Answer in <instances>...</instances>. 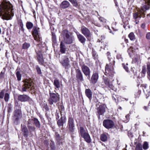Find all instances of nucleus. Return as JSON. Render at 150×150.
I'll use <instances>...</instances> for the list:
<instances>
[{
  "label": "nucleus",
  "mask_w": 150,
  "mask_h": 150,
  "mask_svg": "<svg viewBox=\"0 0 150 150\" xmlns=\"http://www.w3.org/2000/svg\"><path fill=\"white\" fill-rule=\"evenodd\" d=\"M26 26L28 30L32 28L31 34L34 40L38 43L36 45V48L35 49L36 59L40 64L43 65L45 63L43 57L44 49L45 50V52L47 49L45 43L43 42L40 28L38 25L34 26L33 23L30 21H27L26 23Z\"/></svg>",
  "instance_id": "f257e3e1"
},
{
  "label": "nucleus",
  "mask_w": 150,
  "mask_h": 150,
  "mask_svg": "<svg viewBox=\"0 0 150 150\" xmlns=\"http://www.w3.org/2000/svg\"><path fill=\"white\" fill-rule=\"evenodd\" d=\"M145 5L141 7L138 12L133 13L134 18L135 19L136 23L137 24L139 22V20L141 17L144 18L146 15V10L150 8V0H144Z\"/></svg>",
  "instance_id": "f03ea898"
},
{
  "label": "nucleus",
  "mask_w": 150,
  "mask_h": 150,
  "mask_svg": "<svg viewBox=\"0 0 150 150\" xmlns=\"http://www.w3.org/2000/svg\"><path fill=\"white\" fill-rule=\"evenodd\" d=\"M62 35L63 40L62 41L66 44H71L74 41V38L71 33L67 29L64 30L62 31Z\"/></svg>",
  "instance_id": "7ed1b4c3"
},
{
  "label": "nucleus",
  "mask_w": 150,
  "mask_h": 150,
  "mask_svg": "<svg viewBox=\"0 0 150 150\" xmlns=\"http://www.w3.org/2000/svg\"><path fill=\"white\" fill-rule=\"evenodd\" d=\"M113 66L109 65L108 64H106L105 67V74L108 76H110L111 77L114 76V74L115 73L114 71V69Z\"/></svg>",
  "instance_id": "20e7f679"
},
{
  "label": "nucleus",
  "mask_w": 150,
  "mask_h": 150,
  "mask_svg": "<svg viewBox=\"0 0 150 150\" xmlns=\"http://www.w3.org/2000/svg\"><path fill=\"white\" fill-rule=\"evenodd\" d=\"M10 2L6 0H3L0 4V16H2L5 12L8 10L7 5L9 4Z\"/></svg>",
  "instance_id": "39448f33"
},
{
  "label": "nucleus",
  "mask_w": 150,
  "mask_h": 150,
  "mask_svg": "<svg viewBox=\"0 0 150 150\" xmlns=\"http://www.w3.org/2000/svg\"><path fill=\"white\" fill-rule=\"evenodd\" d=\"M60 63L65 69H68L71 66L69 63L70 61L68 56H63L60 61Z\"/></svg>",
  "instance_id": "423d86ee"
},
{
  "label": "nucleus",
  "mask_w": 150,
  "mask_h": 150,
  "mask_svg": "<svg viewBox=\"0 0 150 150\" xmlns=\"http://www.w3.org/2000/svg\"><path fill=\"white\" fill-rule=\"evenodd\" d=\"M80 132L81 137L84 138L87 142L90 143L91 142V139L89 134L86 132L84 128L82 127L80 128Z\"/></svg>",
  "instance_id": "0eeeda50"
},
{
  "label": "nucleus",
  "mask_w": 150,
  "mask_h": 150,
  "mask_svg": "<svg viewBox=\"0 0 150 150\" xmlns=\"http://www.w3.org/2000/svg\"><path fill=\"white\" fill-rule=\"evenodd\" d=\"M98 78V71L94 70L91 77L89 76V77H88L87 79L89 80L91 83L95 84L97 82Z\"/></svg>",
  "instance_id": "6e6552de"
},
{
  "label": "nucleus",
  "mask_w": 150,
  "mask_h": 150,
  "mask_svg": "<svg viewBox=\"0 0 150 150\" xmlns=\"http://www.w3.org/2000/svg\"><path fill=\"white\" fill-rule=\"evenodd\" d=\"M50 98L48 101L50 105H52L53 103H56L59 100V95H56L54 93H50Z\"/></svg>",
  "instance_id": "1a4fd4ad"
},
{
  "label": "nucleus",
  "mask_w": 150,
  "mask_h": 150,
  "mask_svg": "<svg viewBox=\"0 0 150 150\" xmlns=\"http://www.w3.org/2000/svg\"><path fill=\"white\" fill-rule=\"evenodd\" d=\"M76 77V80L79 83L84 81L82 73L79 68L75 69Z\"/></svg>",
  "instance_id": "9d476101"
},
{
  "label": "nucleus",
  "mask_w": 150,
  "mask_h": 150,
  "mask_svg": "<svg viewBox=\"0 0 150 150\" xmlns=\"http://www.w3.org/2000/svg\"><path fill=\"white\" fill-rule=\"evenodd\" d=\"M80 65L84 75L87 77V78L89 77V76H90L91 75V71L90 68L84 64L82 65L80 64Z\"/></svg>",
  "instance_id": "9b49d317"
},
{
  "label": "nucleus",
  "mask_w": 150,
  "mask_h": 150,
  "mask_svg": "<svg viewBox=\"0 0 150 150\" xmlns=\"http://www.w3.org/2000/svg\"><path fill=\"white\" fill-rule=\"evenodd\" d=\"M81 32L87 39L91 37V33L90 31L86 27L84 26H82L81 27Z\"/></svg>",
  "instance_id": "f8f14e48"
},
{
  "label": "nucleus",
  "mask_w": 150,
  "mask_h": 150,
  "mask_svg": "<svg viewBox=\"0 0 150 150\" xmlns=\"http://www.w3.org/2000/svg\"><path fill=\"white\" fill-rule=\"evenodd\" d=\"M104 126L106 128L109 129L112 128L114 126L113 121L110 120H105L103 122Z\"/></svg>",
  "instance_id": "ddd939ff"
},
{
  "label": "nucleus",
  "mask_w": 150,
  "mask_h": 150,
  "mask_svg": "<svg viewBox=\"0 0 150 150\" xmlns=\"http://www.w3.org/2000/svg\"><path fill=\"white\" fill-rule=\"evenodd\" d=\"M106 55L109 62V64L114 66L115 63V57L111 56L110 52H107Z\"/></svg>",
  "instance_id": "4468645a"
},
{
  "label": "nucleus",
  "mask_w": 150,
  "mask_h": 150,
  "mask_svg": "<svg viewBox=\"0 0 150 150\" xmlns=\"http://www.w3.org/2000/svg\"><path fill=\"white\" fill-rule=\"evenodd\" d=\"M68 126L69 127L70 131L71 132H73L74 131L75 127L74 120L71 117H69V118Z\"/></svg>",
  "instance_id": "2eb2a0df"
},
{
  "label": "nucleus",
  "mask_w": 150,
  "mask_h": 150,
  "mask_svg": "<svg viewBox=\"0 0 150 150\" xmlns=\"http://www.w3.org/2000/svg\"><path fill=\"white\" fill-rule=\"evenodd\" d=\"M7 6H8V9L7 10L6 13L7 14H8V16H10L11 17V19L14 15V13L13 11V6L10 3V4L8 5V6L7 5Z\"/></svg>",
  "instance_id": "dca6fc26"
},
{
  "label": "nucleus",
  "mask_w": 150,
  "mask_h": 150,
  "mask_svg": "<svg viewBox=\"0 0 150 150\" xmlns=\"http://www.w3.org/2000/svg\"><path fill=\"white\" fill-rule=\"evenodd\" d=\"M106 108L105 105L102 104L100 105L98 108V113L99 115H102L105 111Z\"/></svg>",
  "instance_id": "f3484780"
},
{
  "label": "nucleus",
  "mask_w": 150,
  "mask_h": 150,
  "mask_svg": "<svg viewBox=\"0 0 150 150\" xmlns=\"http://www.w3.org/2000/svg\"><path fill=\"white\" fill-rule=\"evenodd\" d=\"M70 4L69 2L66 0L64 1L60 4L59 7L62 9H65L69 8Z\"/></svg>",
  "instance_id": "a211bd4d"
},
{
  "label": "nucleus",
  "mask_w": 150,
  "mask_h": 150,
  "mask_svg": "<svg viewBox=\"0 0 150 150\" xmlns=\"http://www.w3.org/2000/svg\"><path fill=\"white\" fill-rule=\"evenodd\" d=\"M30 98L25 95H20L18 96V99L21 102H25L28 100Z\"/></svg>",
  "instance_id": "6ab92c4d"
},
{
  "label": "nucleus",
  "mask_w": 150,
  "mask_h": 150,
  "mask_svg": "<svg viewBox=\"0 0 150 150\" xmlns=\"http://www.w3.org/2000/svg\"><path fill=\"white\" fill-rule=\"evenodd\" d=\"M65 43L63 41L60 42V52L62 54L65 53L66 50V47L65 45Z\"/></svg>",
  "instance_id": "aec40b11"
},
{
  "label": "nucleus",
  "mask_w": 150,
  "mask_h": 150,
  "mask_svg": "<svg viewBox=\"0 0 150 150\" xmlns=\"http://www.w3.org/2000/svg\"><path fill=\"white\" fill-rule=\"evenodd\" d=\"M52 44L53 46L57 45V42L56 39V36L55 33L54 32H52Z\"/></svg>",
  "instance_id": "412c9836"
},
{
  "label": "nucleus",
  "mask_w": 150,
  "mask_h": 150,
  "mask_svg": "<svg viewBox=\"0 0 150 150\" xmlns=\"http://www.w3.org/2000/svg\"><path fill=\"white\" fill-rule=\"evenodd\" d=\"M146 72V69L145 66H143L142 67V70L140 73H139V76L138 78L144 77L145 76Z\"/></svg>",
  "instance_id": "4be33fe9"
},
{
  "label": "nucleus",
  "mask_w": 150,
  "mask_h": 150,
  "mask_svg": "<svg viewBox=\"0 0 150 150\" xmlns=\"http://www.w3.org/2000/svg\"><path fill=\"white\" fill-rule=\"evenodd\" d=\"M77 38L79 41L83 44H85V42L86 41V39L82 35L80 34L79 33L77 34Z\"/></svg>",
  "instance_id": "5701e85b"
},
{
  "label": "nucleus",
  "mask_w": 150,
  "mask_h": 150,
  "mask_svg": "<svg viewBox=\"0 0 150 150\" xmlns=\"http://www.w3.org/2000/svg\"><path fill=\"white\" fill-rule=\"evenodd\" d=\"M17 24L19 26V30L23 32H24V29L23 28V24L21 19H19L18 20Z\"/></svg>",
  "instance_id": "b1692460"
},
{
  "label": "nucleus",
  "mask_w": 150,
  "mask_h": 150,
  "mask_svg": "<svg viewBox=\"0 0 150 150\" xmlns=\"http://www.w3.org/2000/svg\"><path fill=\"white\" fill-rule=\"evenodd\" d=\"M74 7L78 8L80 6V3L77 0H68Z\"/></svg>",
  "instance_id": "393cba45"
},
{
  "label": "nucleus",
  "mask_w": 150,
  "mask_h": 150,
  "mask_svg": "<svg viewBox=\"0 0 150 150\" xmlns=\"http://www.w3.org/2000/svg\"><path fill=\"white\" fill-rule=\"evenodd\" d=\"M86 96L88 97L90 100L92 98V93L90 89H86L85 91Z\"/></svg>",
  "instance_id": "a878e982"
},
{
  "label": "nucleus",
  "mask_w": 150,
  "mask_h": 150,
  "mask_svg": "<svg viewBox=\"0 0 150 150\" xmlns=\"http://www.w3.org/2000/svg\"><path fill=\"white\" fill-rule=\"evenodd\" d=\"M14 116L16 117V120H18L20 118L21 116V111L19 110H15L14 114Z\"/></svg>",
  "instance_id": "bb28decb"
},
{
  "label": "nucleus",
  "mask_w": 150,
  "mask_h": 150,
  "mask_svg": "<svg viewBox=\"0 0 150 150\" xmlns=\"http://www.w3.org/2000/svg\"><path fill=\"white\" fill-rule=\"evenodd\" d=\"M22 126V131L24 133V135L25 137H27L28 135V130L26 126L25 125Z\"/></svg>",
  "instance_id": "cd10ccee"
},
{
  "label": "nucleus",
  "mask_w": 150,
  "mask_h": 150,
  "mask_svg": "<svg viewBox=\"0 0 150 150\" xmlns=\"http://www.w3.org/2000/svg\"><path fill=\"white\" fill-rule=\"evenodd\" d=\"M23 81L25 83L23 84H33V80L30 78L26 79Z\"/></svg>",
  "instance_id": "c85d7f7f"
},
{
  "label": "nucleus",
  "mask_w": 150,
  "mask_h": 150,
  "mask_svg": "<svg viewBox=\"0 0 150 150\" xmlns=\"http://www.w3.org/2000/svg\"><path fill=\"white\" fill-rule=\"evenodd\" d=\"M147 78L150 81V62H148L146 65Z\"/></svg>",
  "instance_id": "c756f323"
},
{
  "label": "nucleus",
  "mask_w": 150,
  "mask_h": 150,
  "mask_svg": "<svg viewBox=\"0 0 150 150\" xmlns=\"http://www.w3.org/2000/svg\"><path fill=\"white\" fill-rule=\"evenodd\" d=\"M6 71V67L3 68L2 71L0 73V80H3L5 77Z\"/></svg>",
  "instance_id": "7c9ffc66"
},
{
  "label": "nucleus",
  "mask_w": 150,
  "mask_h": 150,
  "mask_svg": "<svg viewBox=\"0 0 150 150\" xmlns=\"http://www.w3.org/2000/svg\"><path fill=\"white\" fill-rule=\"evenodd\" d=\"M30 46V44L25 42L23 43L22 46V49L23 50H27Z\"/></svg>",
  "instance_id": "2f4dec72"
},
{
  "label": "nucleus",
  "mask_w": 150,
  "mask_h": 150,
  "mask_svg": "<svg viewBox=\"0 0 150 150\" xmlns=\"http://www.w3.org/2000/svg\"><path fill=\"white\" fill-rule=\"evenodd\" d=\"M92 55L93 59L96 60L98 59V55L97 54L96 52L92 48Z\"/></svg>",
  "instance_id": "473e14b6"
},
{
  "label": "nucleus",
  "mask_w": 150,
  "mask_h": 150,
  "mask_svg": "<svg viewBox=\"0 0 150 150\" xmlns=\"http://www.w3.org/2000/svg\"><path fill=\"white\" fill-rule=\"evenodd\" d=\"M61 79L58 78L54 79V84H61Z\"/></svg>",
  "instance_id": "72a5a7b5"
},
{
  "label": "nucleus",
  "mask_w": 150,
  "mask_h": 150,
  "mask_svg": "<svg viewBox=\"0 0 150 150\" xmlns=\"http://www.w3.org/2000/svg\"><path fill=\"white\" fill-rule=\"evenodd\" d=\"M100 140L104 142L106 141L107 139V137L106 134H102L100 136Z\"/></svg>",
  "instance_id": "f704fd0d"
},
{
  "label": "nucleus",
  "mask_w": 150,
  "mask_h": 150,
  "mask_svg": "<svg viewBox=\"0 0 150 150\" xmlns=\"http://www.w3.org/2000/svg\"><path fill=\"white\" fill-rule=\"evenodd\" d=\"M1 18L3 20H8L11 19V17L10 16H8V14H7L6 12H5L4 13V15L2 16Z\"/></svg>",
  "instance_id": "c9c22d12"
},
{
  "label": "nucleus",
  "mask_w": 150,
  "mask_h": 150,
  "mask_svg": "<svg viewBox=\"0 0 150 150\" xmlns=\"http://www.w3.org/2000/svg\"><path fill=\"white\" fill-rule=\"evenodd\" d=\"M16 75L18 81H21L22 77V75L20 72L19 71H17L16 72Z\"/></svg>",
  "instance_id": "e433bc0d"
},
{
  "label": "nucleus",
  "mask_w": 150,
  "mask_h": 150,
  "mask_svg": "<svg viewBox=\"0 0 150 150\" xmlns=\"http://www.w3.org/2000/svg\"><path fill=\"white\" fill-rule=\"evenodd\" d=\"M103 79L105 84H110V81L108 78L105 77L103 76Z\"/></svg>",
  "instance_id": "4c0bfd02"
},
{
  "label": "nucleus",
  "mask_w": 150,
  "mask_h": 150,
  "mask_svg": "<svg viewBox=\"0 0 150 150\" xmlns=\"http://www.w3.org/2000/svg\"><path fill=\"white\" fill-rule=\"evenodd\" d=\"M33 121L36 127H40V124L39 121L38 119L36 118H34L33 119Z\"/></svg>",
  "instance_id": "58836bf2"
},
{
  "label": "nucleus",
  "mask_w": 150,
  "mask_h": 150,
  "mask_svg": "<svg viewBox=\"0 0 150 150\" xmlns=\"http://www.w3.org/2000/svg\"><path fill=\"white\" fill-rule=\"evenodd\" d=\"M128 37L131 40H133L135 39V36L133 33L131 32L128 35Z\"/></svg>",
  "instance_id": "ea45409f"
},
{
  "label": "nucleus",
  "mask_w": 150,
  "mask_h": 150,
  "mask_svg": "<svg viewBox=\"0 0 150 150\" xmlns=\"http://www.w3.org/2000/svg\"><path fill=\"white\" fill-rule=\"evenodd\" d=\"M35 68L37 73L39 75H41L42 74V72L40 67L38 65L35 66Z\"/></svg>",
  "instance_id": "a19ab883"
},
{
  "label": "nucleus",
  "mask_w": 150,
  "mask_h": 150,
  "mask_svg": "<svg viewBox=\"0 0 150 150\" xmlns=\"http://www.w3.org/2000/svg\"><path fill=\"white\" fill-rule=\"evenodd\" d=\"M135 150H143L142 145L140 143L138 144L136 146Z\"/></svg>",
  "instance_id": "79ce46f5"
},
{
  "label": "nucleus",
  "mask_w": 150,
  "mask_h": 150,
  "mask_svg": "<svg viewBox=\"0 0 150 150\" xmlns=\"http://www.w3.org/2000/svg\"><path fill=\"white\" fill-rule=\"evenodd\" d=\"M149 148V145L148 143L146 142H145L143 145V148L144 150H146Z\"/></svg>",
  "instance_id": "37998d69"
},
{
  "label": "nucleus",
  "mask_w": 150,
  "mask_h": 150,
  "mask_svg": "<svg viewBox=\"0 0 150 150\" xmlns=\"http://www.w3.org/2000/svg\"><path fill=\"white\" fill-rule=\"evenodd\" d=\"M122 65L124 69L127 72H129V70L128 67L127 66L128 65V64H126L125 65L123 63L122 64Z\"/></svg>",
  "instance_id": "c03bdc74"
},
{
  "label": "nucleus",
  "mask_w": 150,
  "mask_h": 150,
  "mask_svg": "<svg viewBox=\"0 0 150 150\" xmlns=\"http://www.w3.org/2000/svg\"><path fill=\"white\" fill-rule=\"evenodd\" d=\"M116 58L117 59L121 61H123V58L122 55L120 54H117Z\"/></svg>",
  "instance_id": "a18cd8bd"
},
{
  "label": "nucleus",
  "mask_w": 150,
  "mask_h": 150,
  "mask_svg": "<svg viewBox=\"0 0 150 150\" xmlns=\"http://www.w3.org/2000/svg\"><path fill=\"white\" fill-rule=\"evenodd\" d=\"M9 98V95L8 93H6L5 95L4 100L5 101L8 102Z\"/></svg>",
  "instance_id": "49530a36"
},
{
  "label": "nucleus",
  "mask_w": 150,
  "mask_h": 150,
  "mask_svg": "<svg viewBox=\"0 0 150 150\" xmlns=\"http://www.w3.org/2000/svg\"><path fill=\"white\" fill-rule=\"evenodd\" d=\"M62 117H61V119L59 120L57 122L58 125L59 126H62L63 125V122L62 120Z\"/></svg>",
  "instance_id": "de8ad7c7"
},
{
  "label": "nucleus",
  "mask_w": 150,
  "mask_h": 150,
  "mask_svg": "<svg viewBox=\"0 0 150 150\" xmlns=\"http://www.w3.org/2000/svg\"><path fill=\"white\" fill-rule=\"evenodd\" d=\"M5 93V90H3L0 92V98H3L4 97V94Z\"/></svg>",
  "instance_id": "09e8293b"
},
{
  "label": "nucleus",
  "mask_w": 150,
  "mask_h": 150,
  "mask_svg": "<svg viewBox=\"0 0 150 150\" xmlns=\"http://www.w3.org/2000/svg\"><path fill=\"white\" fill-rule=\"evenodd\" d=\"M140 59V57H135L133 59V61L134 62V63H138L139 62V59Z\"/></svg>",
  "instance_id": "8fccbe9b"
},
{
  "label": "nucleus",
  "mask_w": 150,
  "mask_h": 150,
  "mask_svg": "<svg viewBox=\"0 0 150 150\" xmlns=\"http://www.w3.org/2000/svg\"><path fill=\"white\" fill-rule=\"evenodd\" d=\"M28 128L30 131H33L35 130V128L34 127L28 126Z\"/></svg>",
  "instance_id": "3c124183"
},
{
  "label": "nucleus",
  "mask_w": 150,
  "mask_h": 150,
  "mask_svg": "<svg viewBox=\"0 0 150 150\" xmlns=\"http://www.w3.org/2000/svg\"><path fill=\"white\" fill-rule=\"evenodd\" d=\"M146 38L148 40H150V32H148L146 34Z\"/></svg>",
  "instance_id": "603ef678"
},
{
  "label": "nucleus",
  "mask_w": 150,
  "mask_h": 150,
  "mask_svg": "<svg viewBox=\"0 0 150 150\" xmlns=\"http://www.w3.org/2000/svg\"><path fill=\"white\" fill-rule=\"evenodd\" d=\"M99 20H100V22H102L103 23L105 22V19L102 17H100L99 19Z\"/></svg>",
  "instance_id": "864d4df0"
},
{
  "label": "nucleus",
  "mask_w": 150,
  "mask_h": 150,
  "mask_svg": "<svg viewBox=\"0 0 150 150\" xmlns=\"http://www.w3.org/2000/svg\"><path fill=\"white\" fill-rule=\"evenodd\" d=\"M28 89L27 86H23L22 88V91H27V89Z\"/></svg>",
  "instance_id": "5fc2aeb1"
},
{
  "label": "nucleus",
  "mask_w": 150,
  "mask_h": 150,
  "mask_svg": "<svg viewBox=\"0 0 150 150\" xmlns=\"http://www.w3.org/2000/svg\"><path fill=\"white\" fill-rule=\"evenodd\" d=\"M140 124V123L139 122H138L137 123H136L135 124V125H134L135 127L136 128H138V126Z\"/></svg>",
  "instance_id": "6e6d98bb"
},
{
  "label": "nucleus",
  "mask_w": 150,
  "mask_h": 150,
  "mask_svg": "<svg viewBox=\"0 0 150 150\" xmlns=\"http://www.w3.org/2000/svg\"><path fill=\"white\" fill-rule=\"evenodd\" d=\"M133 48L132 47H130L128 49V52H133Z\"/></svg>",
  "instance_id": "4d7b16f0"
},
{
  "label": "nucleus",
  "mask_w": 150,
  "mask_h": 150,
  "mask_svg": "<svg viewBox=\"0 0 150 150\" xmlns=\"http://www.w3.org/2000/svg\"><path fill=\"white\" fill-rule=\"evenodd\" d=\"M145 24L144 23H142L141 25V28L144 29L145 28Z\"/></svg>",
  "instance_id": "13d9d810"
},
{
  "label": "nucleus",
  "mask_w": 150,
  "mask_h": 150,
  "mask_svg": "<svg viewBox=\"0 0 150 150\" xmlns=\"http://www.w3.org/2000/svg\"><path fill=\"white\" fill-rule=\"evenodd\" d=\"M122 39H124V40L126 43L128 42V40L126 39L124 37L123 38H122Z\"/></svg>",
  "instance_id": "bf43d9fd"
},
{
  "label": "nucleus",
  "mask_w": 150,
  "mask_h": 150,
  "mask_svg": "<svg viewBox=\"0 0 150 150\" xmlns=\"http://www.w3.org/2000/svg\"><path fill=\"white\" fill-rule=\"evenodd\" d=\"M56 118L57 119H59V116L58 113H56Z\"/></svg>",
  "instance_id": "052dcab7"
},
{
  "label": "nucleus",
  "mask_w": 150,
  "mask_h": 150,
  "mask_svg": "<svg viewBox=\"0 0 150 150\" xmlns=\"http://www.w3.org/2000/svg\"><path fill=\"white\" fill-rule=\"evenodd\" d=\"M56 136L57 138V139L59 140V134L56 133Z\"/></svg>",
  "instance_id": "680f3d73"
},
{
  "label": "nucleus",
  "mask_w": 150,
  "mask_h": 150,
  "mask_svg": "<svg viewBox=\"0 0 150 150\" xmlns=\"http://www.w3.org/2000/svg\"><path fill=\"white\" fill-rule=\"evenodd\" d=\"M105 44L104 45L105 46H104V47H105L106 46H108V42H105Z\"/></svg>",
  "instance_id": "e2e57ef3"
},
{
  "label": "nucleus",
  "mask_w": 150,
  "mask_h": 150,
  "mask_svg": "<svg viewBox=\"0 0 150 150\" xmlns=\"http://www.w3.org/2000/svg\"><path fill=\"white\" fill-rule=\"evenodd\" d=\"M129 115L128 114L125 117L126 119H127V120H128L129 119Z\"/></svg>",
  "instance_id": "0e129e2a"
},
{
  "label": "nucleus",
  "mask_w": 150,
  "mask_h": 150,
  "mask_svg": "<svg viewBox=\"0 0 150 150\" xmlns=\"http://www.w3.org/2000/svg\"><path fill=\"white\" fill-rule=\"evenodd\" d=\"M115 3V6H118L117 4L118 3L116 1V0H114Z\"/></svg>",
  "instance_id": "69168bd1"
},
{
  "label": "nucleus",
  "mask_w": 150,
  "mask_h": 150,
  "mask_svg": "<svg viewBox=\"0 0 150 150\" xmlns=\"http://www.w3.org/2000/svg\"><path fill=\"white\" fill-rule=\"evenodd\" d=\"M101 40H103L105 38V37L103 36H101Z\"/></svg>",
  "instance_id": "338daca9"
},
{
  "label": "nucleus",
  "mask_w": 150,
  "mask_h": 150,
  "mask_svg": "<svg viewBox=\"0 0 150 150\" xmlns=\"http://www.w3.org/2000/svg\"><path fill=\"white\" fill-rule=\"evenodd\" d=\"M51 148L53 149L54 148V144H53V145H51Z\"/></svg>",
  "instance_id": "774afa93"
}]
</instances>
